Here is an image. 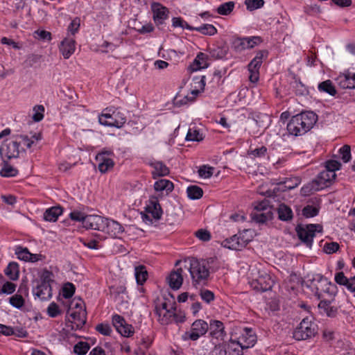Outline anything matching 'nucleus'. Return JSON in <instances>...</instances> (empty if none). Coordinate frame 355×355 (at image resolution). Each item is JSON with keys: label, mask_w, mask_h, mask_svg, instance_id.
I'll list each match as a JSON object with an SVG mask.
<instances>
[{"label": "nucleus", "mask_w": 355, "mask_h": 355, "mask_svg": "<svg viewBox=\"0 0 355 355\" xmlns=\"http://www.w3.org/2000/svg\"><path fill=\"white\" fill-rule=\"evenodd\" d=\"M3 160V167L0 171V175L2 177L10 178L15 177L18 174V170L15 167L12 166L9 164L8 160V159H2Z\"/></svg>", "instance_id": "72a5a7b5"}, {"label": "nucleus", "mask_w": 355, "mask_h": 355, "mask_svg": "<svg viewBox=\"0 0 355 355\" xmlns=\"http://www.w3.org/2000/svg\"><path fill=\"white\" fill-rule=\"evenodd\" d=\"M102 232L107 234L111 237L117 238L124 232V228L119 222L105 218L104 229Z\"/></svg>", "instance_id": "dca6fc26"}, {"label": "nucleus", "mask_w": 355, "mask_h": 355, "mask_svg": "<svg viewBox=\"0 0 355 355\" xmlns=\"http://www.w3.org/2000/svg\"><path fill=\"white\" fill-rule=\"evenodd\" d=\"M172 303L168 304L166 300L160 303H157L155 307V313L156 315L162 314V312L170 309V306Z\"/></svg>", "instance_id": "69168bd1"}, {"label": "nucleus", "mask_w": 355, "mask_h": 355, "mask_svg": "<svg viewBox=\"0 0 355 355\" xmlns=\"http://www.w3.org/2000/svg\"><path fill=\"white\" fill-rule=\"evenodd\" d=\"M339 153L341 155V159L345 163H347L350 161L351 156V148L349 145H344L339 149Z\"/></svg>", "instance_id": "4d7b16f0"}, {"label": "nucleus", "mask_w": 355, "mask_h": 355, "mask_svg": "<svg viewBox=\"0 0 355 355\" xmlns=\"http://www.w3.org/2000/svg\"><path fill=\"white\" fill-rule=\"evenodd\" d=\"M145 212L150 214L151 216L155 220H159L161 218L162 215V209L156 197H150L147 201L145 207Z\"/></svg>", "instance_id": "a211bd4d"}, {"label": "nucleus", "mask_w": 355, "mask_h": 355, "mask_svg": "<svg viewBox=\"0 0 355 355\" xmlns=\"http://www.w3.org/2000/svg\"><path fill=\"white\" fill-rule=\"evenodd\" d=\"M273 284V280L267 273L259 275L257 279L252 280L250 283L253 290L261 293L271 290Z\"/></svg>", "instance_id": "4468645a"}, {"label": "nucleus", "mask_w": 355, "mask_h": 355, "mask_svg": "<svg viewBox=\"0 0 355 355\" xmlns=\"http://www.w3.org/2000/svg\"><path fill=\"white\" fill-rule=\"evenodd\" d=\"M208 51L214 59H223L229 51V47L225 42H218L209 47Z\"/></svg>", "instance_id": "aec40b11"}, {"label": "nucleus", "mask_w": 355, "mask_h": 355, "mask_svg": "<svg viewBox=\"0 0 355 355\" xmlns=\"http://www.w3.org/2000/svg\"><path fill=\"white\" fill-rule=\"evenodd\" d=\"M47 313L51 318H56L61 313L58 305L55 302H51L47 308Z\"/></svg>", "instance_id": "680f3d73"}, {"label": "nucleus", "mask_w": 355, "mask_h": 355, "mask_svg": "<svg viewBox=\"0 0 355 355\" xmlns=\"http://www.w3.org/2000/svg\"><path fill=\"white\" fill-rule=\"evenodd\" d=\"M322 231V227L319 224H308L306 225L299 224L295 227L298 239L309 248H312L316 232H321Z\"/></svg>", "instance_id": "39448f33"}, {"label": "nucleus", "mask_w": 355, "mask_h": 355, "mask_svg": "<svg viewBox=\"0 0 355 355\" xmlns=\"http://www.w3.org/2000/svg\"><path fill=\"white\" fill-rule=\"evenodd\" d=\"M234 5L232 1L222 3L217 8V12L221 15H228L233 10Z\"/></svg>", "instance_id": "37998d69"}, {"label": "nucleus", "mask_w": 355, "mask_h": 355, "mask_svg": "<svg viewBox=\"0 0 355 355\" xmlns=\"http://www.w3.org/2000/svg\"><path fill=\"white\" fill-rule=\"evenodd\" d=\"M268 55V51L267 50L259 51L257 52L255 57L248 64L249 80L251 83H256L259 80V69L263 62V58H267Z\"/></svg>", "instance_id": "1a4fd4ad"}, {"label": "nucleus", "mask_w": 355, "mask_h": 355, "mask_svg": "<svg viewBox=\"0 0 355 355\" xmlns=\"http://www.w3.org/2000/svg\"><path fill=\"white\" fill-rule=\"evenodd\" d=\"M263 42L259 36L237 37L234 40L232 46L237 52H241L246 49H250L259 45Z\"/></svg>", "instance_id": "9b49d317"}, {"label": "nucleus", "mask_w": 355, "mask_h": 355, "mask_svg": "<svg viewBox=\"0 0 355 355\" xmlns=\"http://www.w3.org/2000/svg\"><path fill=\"white\" fill-rule=\"evenodd\" d=\"M110 292L114 300L117 301L121 294H125L126 293V288L123 285L118 286H112L110 287Z\"/></svg>", "instance_id": "09e8293b"}, {"label": "nucleus", "mask_w": 355, "mask_h": 355, "mask_svg": "<svg viewBox=\"0 0 355 355\" xmlns=\"http://www.w3.org/2000/svg\"><path fill=\"white\" fill-rule=\"evenodd\" d=\"M60 51L65 59H68L75 51V40L64 39L60 44Z\"/></svg>", "instance_id": "393cba45"}, {"label": "nucleus", "mask_w": 355, "mask_h": 355, "mask_svg": "<svg viewBox=\"0 0 355 355\" xmlns=\"http://www.w3.org/2000/svg\"><path fill=\"white\" fill-rule=\"evenodd\" d=\"M336 81L341 88L350 89V72L347 71L343 73H340L336 78Z\"/></svg>", "instance_id": "ea45409f"}, {"label": "nucleus", "mask_w": 355, "mask_h": 355, "mask_svg": "<svg viewBox=\"0 0 355 355\" xmlns=\"http://www.w3.org/2000/svg\"><path fill=\"white\" fill-rule=\"evenodd\" d=\"M339 248V244L336 242L327 243L324 246V250L327 254H332L336 252Z\"/></svg>", "instance_id": "774afa93"}, {"label": "nucleus", "mask_w": 355, "mask_h": 355, "mask_svg": "<svg viewBox=\"0 0 355 355\" xmlns=\"http://www.w3.org/2000/svg\"><path fill=\"white\" fill-rule=\"evenodd\" d=\"M135 275L137 283L139 285H142L147 279L148 272L146 266L139 265L136 266L135 268Z\"/></svg>", "instance_id": "e433bc0d"}, {"label": "nucleus", "mask_w": 355, "mask_h": 355, "mask_svg": "<svg viewBox=\"0 0 355 355\" xmlns=\"http://www.w3.org/2000/svg\"><path fill=\"white\" fill-rule=\"evenodd\" d=\"M272 218V213L271 211H253L251 214V218L257 223L263 224L267 221L271 220Z\"/></svg>", "instance_id": "2f4dec72"}, {"label": "nucleus", "mask_w": 355, "mask_h": 355, "mask_svg": "<svg viewBox=\"0 0 355 355\" xmlns=\"http://www.w3.org/2000/svg\"><path fill=\"white\" fill-rule=\"evenodd\" d=\"M10 304L17 308L21 309L24 305V299L21 295H15L10 297L9 299Z\"/></svg>", "instance_id": "13d9d810"}, {"label": "nucleus", "mask_w": 355, "mask_h": 355, "mask_svg": "<svg viewBox=\"0 0 355 355\" xmlns=\"http://www.w3.org/2000/svg\"><path fill=\"white\" fill-rule=\"evenodd\" d=\"M76 291V287L73 284L67 282L64 284L62 287V296L65 299L71 298Z\"/></svg>", "instance_id": "5fc2aeb1"}, {"label": "nucleus", "mask_w": 355, "mask_h": 355, "mask_svg": "<svg viewBox=\"0 0 355 355\" xmlns=\"http://www.w3.org/2000/svg\"><path fill=\"white\" fill-rule=\"evenodd\" d=\"M210 336L223 340L226 336L223 323L217 320H211L209 322Z\"/></svg>", "instance_id": "4be33fe9"}, {"label": "nucleus", "mask_w": 355, "mask_h": 355, "mask_svg": "<svg viewBox=\"0 0 355 355\" xmlns=\"http://www.w3.org/2000/svg\"><path fill=\"white\" fill-rule=\"evenodd\" d=\"M62 211V208L60 206L51 207L44 211L43 218L46 221L55 222Z\"/></svg>", "instance_id": "bb28decb"}, {"label": "nucleus", "mask_w": 355, "mask_h": 355, "mask_svg": "<svg viewBox=\"0 0 355 355\" xmlns=\"http://www.w3.org/2000/svg\"><path fill=\"white\" fill-rule=\"evenodd\" d=\"M321 313L325 314L327 317H336L338 311L337 306H331V300H320L318 306Z\"/></svg>", "instance_id": "b1692460"}, {"label": "nucleus", "mask_w": 355, "mask_h": 355, "mask_svg": "<svg viewBox=\"0 0 355 355\" xmlns=\"http://www.w3.org/2000/svg\"><path fill=\"white\" fill-rule=\"evenodd\" d=\"M318 89L320 92L327 93L332 96H334L337 93L333 83L330 80L320 83L318 86Z\"/></svg>", "instance_id": "4c0bfd02"}, {"label": "nucleus", "mask_w": 355, "mask_h": 355, "mask_svg": "<svg viewBox=\"0 0 355 355\" xmlns=\"http://www.w3.org/2000/svg\"><path fill=\"white\" fill-rule=\"evenodd\" d=\"M336 178L334 174L324 170L314 180L301 188V193L302 196H307L315 191L327 188L331 185Z\"/></svg>", "instance_id": "7ed1b4c3"}, {"label": "nucleus", "mask_w": 355, "mask_h": 355, "mask_svg": "<svg viewBox=\"0 0 355 355\" xmlns=\"http://www.w3.org/2000/svg\"><path fill=\"white\" fill-rule=\"evenodd\" d=\"M5 274L11 280H17L19 278V265L16 262H10L4 270Z\"/></svg>", "instance_id": "c9c22d12"}, {"label": "nucleus", "mask_w": 355, "mask_h": 355, "mask_svg": "<svg viewBox=\"0 0 355 355\" xmlns=\"http://www.w3.org/2000/svg\"><path fill=\"white\" fill-rule=\"evenodd\" d=\"M248 239H245L243 236L235 234L230 238L226 239L222 243L223 247L234 250H241L249 243Z\"/></svg>", "instance_id": "2eb2a0df"}, {"label": "nucleus", "mask_w": 355, "mask_h": 355, "mask_svg": "<svg viewBox=\"0 0 355 355\" xmlns=\"http://www.w3.org/2000/svg\"><path fill=\"white\" fill-rule=\"evenodd\" d=\"M117 331L124 337H130L134 334V328L131 324L125 322V324H123Z\"/></svg>", "instance_id": "e2e57ef3"}, {"label": "nucleus", "mask_w": 355, "mask_h": 355, "mask_svg": "<svg viewBox=\"0 0 355 355\" xmlns=\"http://www.w3.org/2000/svg\"><path fill=\"white\" fill-rule=\"evenodd\" d=\"M203 139L202 134L197 130L189 128L186 135L187 141H200Z\"/></svg>", "instance_id": "864d4df0"}, {"label": "nucleus", "mask_w": 355, "mask_h": 355, "mask_svg": "<svg viewBox=\"0 0 355 355\" xmlns=\"http://www.w3.org/2000/svg\"><path fill=\"white\" fill-rule=\"evenodd\" d=\"M318 326L309 318H304L293 332L296 340H304L314 337L317 334Z\"/></svg>", "instance_id": "423d86ee"}, {"label": "nucleus", "mask_w": 355, "mask_h": 355, "mask_svg": "<svg viewBox=\"0 0 355 355\" xmlns=\"http://www.w3.org/2000/svg\"><path fill=\"white\" fill-rule=\"evenodd\" d=\"M96 330L103 336H110L112 333V329L107 324H98L96 327Z\"/></svg>", "instance_id": "338daca9"}, {"label": "nucleus", "mask_w": 355, "mask_h": 355, "mask_svg": "<svg viewBox=\"0 0 355 355\" xmlns=\"http://www.w3.org/2000/svg\"><path fill=\"white\" fill-rule=\"evenodd\" d=\"M182 269L178 268L170 272L166 278L168 286L173 290L179 289L183 282Z\"/></svg>", "instance_id": "412c9836"}, {"label": "nucleus", "mask_w": 355, "mask_h": 355, "mask_svg": "<svg viewBox=\"0 0 355 355\" xmlns=\"http://www.w3.org/2000/svg\"><path fill=\"white\" fill-rule=\"evenodd\" d=\"M317 120L318 116L313 112H302L292 116L286 129L289 135L302 136L313 128Z\"/></svg>", "instance_id": "f257e3e1"}, {"label": "nucleus", "mask_w": 355, "mask_h": 355, "mask_svg": "<svg viewBox=\"0 0 355 355\" xmlns=\"http://www.w3.org/2000/svg\"><path fill=\"white\" fill-rule=\"evenodd\" d=\"M245 5L246 6L247 10L252 11L259 8H261L264 5L263 0H245Z\"/></svg>", "instance_id": "6e6d98bb"}, {"label": "nucleus", "mask_w": 355, "mask_h": 355, "mask_svg": "<svg viewBox=\"0 0 355 355\" xmlns=\"http://www.w3.org/2000/svg\"><path fill=\"white\" fill-rule=\"evenodd\" d=\"M96 160L98 162V168L101 173H105L114 166V162L111 157L103 158L102 155H96Z\"/></svg>", "instance_id": "c85d7f7f"}, {"label": "nucleus", "mask_w": 355, "mask_h": 355, "mask_svg": "<svg viewBox=\"0 0 355 355\" xmlns=\"http://www.w3.org/2000/svg\"><path fill=\"white\" fill-rule=\"evenodd\" d=\"M341 168V164L340 162L336 159H329L325 162V171H328L329 173L334 174L336 177V171L340 170Z\"/></svg>", "instance_id": "c03bdc74"}, {"label": "nucleus", "mask_w": 355, "mask_h": 355, "mask_svg": "<svg viewBox=\"0 0 355 355\" xmlns=\"http://www.w3.org/2000/svg\"><path fill=\"white\" fill-rule=\"evenodd\" d=\"M320 209L313 205H307L302 210V214L305 218H312L319 214Z\"/></svg>", "instance_id": "de8ad7c7"}, {"label": "nucleus", "mask_w": 355, "mask_h": 355, "mask_svg": "<svg viewBox=\"0 0 355 355\" xmlns=\"http://www.w3.org/2000/svg\"><path fill=\"white\" fill-rule=\"evenodd\" d=\"M176 310L175 302H173L170 309L162 312V314L157 315L158 316V321L162 325H166L173 322V311Z\"/></svg>", "instance_id": "c756f323"}, {"label": "nucleus", "mask_w": 355, "mask_h": 355, "mask_svg": "<svg viewBox=\"0 0 355 355\" xmlns=\"http://www.w3.org/2000/svg\"><path fill=\"white\" fill-rule=\"evenodd\" d=\"M154 189L157 191H166V193L171 192L174 189L173 183L166 179H161L154 184Z\"/></svg>", "instance_id": "473e14b6"}, {"label": "nucleus", "mask_w": 355, "mask_h": 355, "mask_svg": "<svg viewBox=\"0 0 355 355\" xmlns=\"http://www.w3.org/2000/svg\"><path fill=\"white\" fill-rule=\"evenodd\" d=\"M187 196L191 200H198L203 196V190L197 185H191L187 189Z\"/></svg>", "instance_id": "58836bf2"}, {"label": "nucleus", "mask_w": 355, "mask_h": 355, "mask_svg": "<svg viewBox=\"0 0 355 355\" xmlns=\"http://www.w3.org/2000/svg\"><path fill=\"white\" fill-rule=\"evenodd\" d=\"M334 280L337 284L345 286L348 291L354 293L355 297V275L348 278L343 272H338L335 274Z\"/></svg>", "instance_id": "6ab92c4d"}, {"label": "nucleus", "mask_w": 355, "mask_h": 355, "mask_svg": "<svg viewBox=\"0 0 355 355\" xmlns=\"http://www.w3.org/2000/svg\"><path fill=\"white\" fill-rule=\"evenodd\" d=\"M52 289L51 284H37L33 289V293L42 300H47L52 296Z\"/></svg>", "instance_id": "5701e85b"}, {"label": "nucleus", "mask_w": 355, "mask_h": 355, "mask_svg": "<svg viewBox=\"0 0 355 355\" xmlns=\"http://www.w3.org/2000/svg\"><path fill=\"white\" fill-rule=\"evenodd\" d=\"M207 265L208 263L205 260L199 261L197 259H192L190 261L189 270L194 286L207 285L209 277V270Z\"/></svg>", "instance_id": "20e7f679"}, {"label": "nucleus", "mask_w": 355, "mask_h": 355, "mask_svg": "<svg viewBox=\"0 0 355 355\" xmlns=\"http://www.w3.org/2000/svg\"><path fill=\"white\" fill-rule=\"evenodd\" d=\"M307 286L311 288L318 300L322 298V293L327 294L332 297V300L338 293L337 286L320 274L315 275Z\"/></svg>", "instance_id": "f03ea898"}, {"label": "nucleus", "mask_w": 355, "mask_h": 355, "mask_svg": "<svg viewBox=\"0 0 355 355\" xmlns=\"http://www.w3.org/2000/svg\"><path fill=\"white\" fill-rule=\"evenodd\" d=\"M214 168L208 165H202L198 169V175L200 178H210L214 173Z\"/></svg>", "instance_id": "603ef678"}, {"label": "nucleus", "mask_w": 355, "mask_h": 355, "mask_svg": "<svg viewBox=\"0 0 355 355\" xmlns=\"http://www.w3.org/2000/svg\"><path fill=\"white\" fill-rule=\"evenodd\" d=\"M87 216V215H85L84 213L78 210H74L69 214V217L72 220L82 222L83 225H84V220Z\"/></svg>", "instance_id": "0e129e2a"}, {"label": "nucleus", "mask_w": 355, "mask_h": 355, "mask_svg": "<svg viewBox=\"0 0 355 355\" xmlns=\"http://www.w3.org/2000/svg\"><path fill=\"white\" fill-rule=\"evenodd\" d=\"M200 295L201 299L207 304H209L211 302L214 301L215 298L214 293L207 289L200 290Z\"/></svg>", "instance_id": "052dcab7"}, {"label": "nucleus", "mask_w": 355, "mask_h": 355, "mask_svg": "<svg viewBox=\"0 0 355 355\" xmlns=\"http://www.w3.org/2000/svg\"><path fill=\"white\" fill-rule=\"evenodd\" d=\"M248 154L252 158H264L268 157V148L263 145L256 148L250 146Z\"/></svg>", "instance_id": "f704fd0d"}, {"label": "nucleus", "mask_w": 355, "mask_h": 355, "mask_svg": "<svg viewBox=\"0 0 355 355\" xmlns=\"http://www.w3.org/2000/svg\"><path fill=\"white\" fill-rule=\"evenodd\" d=\"M20 141L16 139V135L12 136L11 139H6L0 146V155L2 159H11L17 158L21 152L25 150L19 148Z\"/></svg>", "instance_id": "6e6552de"}, {"label": "nucleus", "mask_w": 355, "mask_h": 355, "mask_svg": "<svg viewBox=\"0 0 355 355\" xmlns=\"http://www.w3.org/2000/svg\"><path fill=\"white\" fill-rule=\"evenodd\" d=\"M230 343L233 345H237L242 349H248L252 347L257 343V336L251 329L245 328L243 334L238 340L230 339Z\"/></svg>", "instance_id": "ddd939ff"}, {"label": "nucleus", "mask_w": 355, "mask_h": 355, "mask_svg": "<svg viewBox=\"0 0 355 355\" xmlns=\"http://www.w3.org/2000/svg\"><path fill=\"white\" fill-rule=\"evenodd\" d=\"M208 329L209 324L207 322L203 320H196L192 323L190 331H186L183 334L182 339L196 341L206 334Z\"/></svg>", "instance_id": "9d476101"}, {"label": "nucleus", "mask_w": 355, "mask_h": 355, "mask_svg": "<svg viewBox=\"0 0 355 355\" xmlns=\"http://www.w3.org/2000/svg\"><path fill=\"white\" fill-rule=\"evenodd\" d=\"M208 55L204 53L200 52L197 54L192 64L190 65L191 71H198L201 69L208 67L209 63L207 62Z\"/></svg>", "instance_id": "a878e982"}, {"label": "nucleus", "mask_w": 355, "mask_h": 355, "mask_svg": "<svg viewBox=\"0 0 355 355\" xmlns=\"http://www.w3.org/2000/svg\"><path fill=\"white\" fill-rule=\"evenodd\" d=\"M15 253L17 258L21 261H27L28 260V256L30 255V251L26 247L17 245L15 248Z\"/></svg>", "instance_id": "a18cd8bd"}, {"label": "nucleus", "mask_w": 355, "mask_h": 355, "mask_svg": "<svg viewBox=\"0 0 355 355\" xmlns=\"http://www.w3.org/2000/svg\"><path fill=\"white\" fill-rule=\"evenodd\" d=\"M294 85L295 94L297 95L303 96L308 93V89L306 86L301 82L300 79L296 76H294Z\"/></svg>", "instance_id": "49530a36"}, {"label": "nucleus", "mask_w": 355, "mask_h": 355, "mask_svg": "<svg viewBox=\"0 0 355 355\" xmlns=\"http://www.w3.org/2000/svg\"><path fill=\"white\" fill-rule=\"evenodd\" d=\"M108 110L110 112H103L98 116V121L100 124L105 126L116 127L117 128H121L126 121V117L123 112L120 111L118 108L112 110L107 108L104 111Z\"/></svg>", "instance_id": "0eeeda50"}, {"label": "nucleus", "mask_w": 355, "mask_h": 355, "mask_svg": "<svg viewBox=\"0 0 355 355\" xmlns=\"http://www.w3.org/2000/svg\"><path fill=\"white\" fill-rule=\"evenodd\" d=\"M278 218L282 221H289L293 219V213L292 209L288 205L282 203L277 209Z\"/></svg>", "instance_id": "7c9ffc66"}, {"label": "nucleus", "mask_w": 355, "mask_h": 355, "mask_svg": "<svg viewBox=\"0 0 355 355\" xmlns=\"http://www.w3.org/2000/svg\"><path fill=\"white\" fill-rule=\"evenodd\" d=\"M105 218L98 215H87L84 220L83 227L86 229L103 231Z\"/></svg>", "instance_id": "f3484780"}, {"label": "nucleus", "mask_w": 355, "mask_h": 355, "mask_svg": "<svg viewBox=\"0 0 355 355\" xmlns=\"http://www.w3.org/2000/svg\"><path fill=\"white\" fill-rule=\"evenodd\" d=\"M33 111L35 112L33 115V119L35 122H39L42 121L44 118V107L43 105H37L33 107Z\"/></svg>", "instance_id": "bf43d9fd"}, {"label": "nucleus", "mask_w": 355, "mask_h": 355, "mask_svg": "<svg viewBox=\"0 0 355 355\" xmlns=\"http://www.w3.org/2000/svg\"><path fill=\"white\" fill-rule=\"evenodd\" d=\"M70 316L71 318L75 320L78 321L79 324H77V328L82 327L86 322V311L85 309H81L80 311H77L71 313L70 314Z\"/></svg>", "instance_id": "79ce46f5"}, {"label": "nucleus", "mask_w": 355, "mask_h": 355, "mask_svg": "<svg viewBox=\"0 0 355 355\" xmlns=\"http://www.w3.org/2000/svg\"><path fill=\"white\" fill-rule=\"evenodd\" d=\"M172 26L174 28L180 27L183 29L193 31V26H190L186 21L181 17H173Z\"/></svg>", "instance_id": "8fccbe9b"}, {"label": "nucleus", "mask_w": 355, "mask_h": 355, "mask_svg": "<svg viewBox=\"0 0 355 355\" xmlns=\"http://www.w3.org/2000/svg\"><path fill=\"white\" fill-rule=\"evenodd\" d=\"M154 171L152 172L154 179L157 177L167 175L169 173V168L162 162L155 161L150 163Z\"/></svg>", "instance_id": "cd10ccee"}, {"label": "nucleus", "mask_w": 355, "mask_h": 355, "mask_svg": "<svg viewBox=\"0 0 355 355\" xmlns=\"http://www.w3.org/2000/svg\"><path fill=\"white\" fill-rule=\"evenodd\" d=\"M89 345L87 343L80 341L74 345L73 352L78 355H85L89 351Z\"/></svg>", "instance_id": "3c124183"}, {"label": "nucleus", "mask_w": 355, "mask_h": 355, "mask_svg": "<svg viewBox=\"0 0 355 355\" xmlns=\"http://www.w3.org/2000/svg\"><path fill=\"white\" fill-rule=\"evenodd\" d=\"M153 12V19L155 25L160 28V26L165 24V21L169 17V10L159 2H153L150 4Z\"/></svg>", "instance_id": "f8f14e48"}, {"label": "nucleus", "mask_w": 355, "mask_h": 355, "mask_svg": "<svg viewBox=\"0 0 355 355\" xmlns=\"http://www.w3.org/2000/svg\"><path fill=\"white\" fill-rule=\"evenodd\" d=\"M193 31H196L201 34L212 36L217 33V29L212 24H205L198 27H193Z\"/></svg>", "instance_id": "a19ab883"}]
</instances>
